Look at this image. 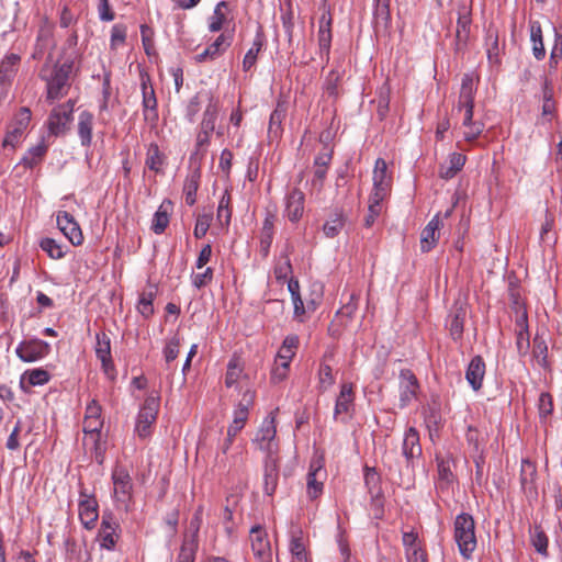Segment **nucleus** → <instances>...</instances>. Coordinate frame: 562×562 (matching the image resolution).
Returning <instances> with one entry per match:
<instances>
[{"label": "nucleus", "mask_w": 562, "mask_h": 562, "mask_svg": "<svg viewBox=\"0 0 562 562\" xmlns=\"http://www.w3.org/2000/svg\"><path fill=\"white\" fill-rule=\"evenodd\" d=\"M74 61L43 66L40 77L46 85V101L53 103L66 97L71 88Z\"/></svg>", "instance_id": "obj_1"}, {"label": "nucleus", "mask_w": 562, "mask_h": 562, "mask_svg": "<svg viewBox=\"0 0 562 562\" xmlns=\"http://www.w3.org/2000/svg\"><path fill=\"white\" fill-rule=\"evenodd\" d=\"M476 87L471 75L465 74L462 78L457 109L463 111L462 126L464 127L463 137L471 143L477 139L484 130V124L473 121L474 97Z\"/></svg>", "instance_id": "obj_2"}, {"label": "nucleus", "mask_w": 562, "mask_h": 562, "mask_svg": "<svg viewBox=\"0 0 562 562\" xmlns=\"http://www.w3.org/2000/svg\"><path fill=\"white\" fill-rule=\"evenodd\" d=\"M32 112L29 108L22 106L14 114L7 125L5 136L2 140L3 150L14 151L21 144L25 132L31 123Z\"/></svg>", "instance_id": "obj_3"}, {"label": "nucleus", "mask_w": 562, "mask_h": 562, "mask_svg": "<svg viewBox=\"0 0 562 562\" xmlns=\"http://www.w3.org/2000/svg\"><path fill=\"white\" fill-rule=\"evenodd\" d=\"M76 103V99H68L66 102L59 103L50 110L46 121L49 135L58 137L69 131Z\"/></svg>", "instance_id": "obj_4"}, {"label": "nucleus", "mask_w": 562, "mask_h": 562, "mask_svg": "<svg viewBox=\"0 0 562 562\" xmlns=\"http://www.w3.org/2000/svg\"><path fill=\"white\" fill-rule=\"evenodd\" d=\"M113 497L119 509L125 513L133 503V482L128 471L122 467H115L112 472Z\"/></svg>", "instance_id": "obj_5"}, {"label": "nucleus", "mask_w": 562, "mask_h": 562, "mask_svg": "<svg viewBox=\"0 0 562 562\" xmlns=\"http://www.w3.org/2000/svg\"><path fill=\"white\" fill-rule=\"evenodd\" d=\"M159 396L150 394L140 407L135 425V432L140 439L150 437L159 412Z\"/></svg>", "instance_id": "obj_6"}, {"label": "nucleus", "mask_w": 562, "mask_h": 562, "mask_svg": "<svg viewBox=\"0 0 562 562\" xmlns=\"http://www.w3.org/2000/svg\"><path fill=\"white\" fill-rule=\"evenodd\" d=\"M278 412L279 408H276L269 413V415L263 419L254 439V442L258 448L265 452L279 450V446L276 440Z\"/></svg>", "instance_id": "obj_7"}, {"label": "nucleus", "mask_w": 562, "mask_h": 562, "mask_svg": "<svg viewBox=\"0 0 562 562\" xmlns=\"http://www.w3.org/2000/svg\"><path fill=\"white\" fill-rule=\"evenodd\" d=\"M102 419L83 418V446L94 451V460L102 463L104 460L105 442L101 441Z\"/></svg>", "instance_id": "obj_8"}, {"label": "nucleus", "mask_w": 562, "mask_h": 562, "mask_svg": "<svg viewBox=\"0 0 562 562\" xmlns=\"http://www.w3.org/2000/svg\"><path fill=\"white\" fill-rule=\"evenodd\" d=\"M355 390L353 384L350 382H345L340 385L339 394L337 395L335 408H334V419L340 423H348L353 415L355 411Z\"/></svg>", "instance_id": "obj_9"}, {"label": "nucleus", "mask_w": 562, "mask_h": 562, "mask_svg": "<svg viewBox=\"0 0 562 562\" xmlns=\"http://www.w3.org/2000/svg\"><path fill=\"white\" fill-rule=\"evenodd\" d=\"M419 382L409 369H403L398 376V407L405 408L418 398Z\"/></svg>", "instance_id": "obj_10"}, {"label": "nucleus", "mask_w": 562, "mask_h": 562, "mask_svg": "<svg viewBox=\"0 0 562 562\" xmlns=\"http://www.w3.org/2000/svg\"><path fill=\"white\" fill-rule=\"evenodd\" d=\"M372 180L373 190L369 199L382 202L389 196L392 188V178L387 173V165L384 159H376Z\"/></svg>", "instance_id": "obj_11"}, {"label": "nucleus", "mask_w": 562, "mask_h": 562, "mask_svg": "<svg viewBox=\"0 0 562 562\" xmlns=\"http://www.w3.org/2000/svg\"><path fill=\"white\" fill-rule=\"evenodd\" d=\"M254 402L255 392L251 390L245 391L233 412V422L227 428V434L229 437H236L237 434L245 427L249 417V409L252 407Z\"/></svg>", "instance_id": "obj_12"}, {"label": "nucleus", "mask_w": 562, "mask_h": 562, "mask_svg": "<svg viewBox=\"0 0 562 562\" xmlns=\"http://www.w3.org/2000/svg\"><path fill=\"white\" fill-rule=\"evenodd\" d=\"M327 477L326 470L324 469V461L322 458H316L311 461L306 485L307 495L311 499L317 498L324 488V482Z\"/></svg>", "instance_id": "obj_13"}, {"label": "nucleus", "mask_w": 562, "mask_h": 562, "mask_svg": "<svg viewBox=\"0 0 562 562\" xmlns=\"http://www.w3.org/2000/svg\"><path fill=\"white\" fill-rule=\"evenodd\" d=\"M471 9L462 3L458 9V20L454 40V52H463L468 45L471 30Z\"/></svg>", "instance_id": "obj_14"}, {"label": "nucleus", "mask_w": 562, "mask_h": 562, "mask_svg": "<svg viewBox=\"0 0 562 562\" xmlns=\"http://www.w3.org/2000/svg\"><path fill=\"white\" fill-rule=\"evenodd\" d=\"M142 106L144 120L150 124H155L158 121V103L155 94V90L150 83L148 76H142Z\"/></svg>", "instance_id": "obj_15"}, {"label": "nucleus", "mask_w": 562, "mask_h": 562, "mask_svg": "<svg viewBox=\"0 0 562 562\" xmlns=\"http://www.w3.org/2000/svg\"><path fill=\"white\" fill-rule=\"evenodd\" d=\"M520 487L528 501L538 498L537 487V467L528 459L521 461L520 464Z\"/></svg>", "instance_id": "obj_16"}, {"label": "nucleus", "mask_w": 562, "mask_h": 562, "mask_svg": "<svg viewBox=\"0 0 562 562\" xmlns=\"http://www.w3.org/2000/svg\"><path fill=\"white\" fill-rule=\"evenodd\" d=\"M50 351V346L40 339L22 341L16 348V356L24 362H34L46 357Z\"/></svg>", "instance_id": "obj_17"}, {"label": "nucleus", "mask_w": 562, "mask_h": 562, "mask_svg": "<svg viewBox=\"0 0 562 562\" xmlns=\"http://www.w3.org/2000/svg\"><path fill=\"white\" fill-rule=\"evenodd\" d=\"M437 462V488L440 492L449 491L450 487L456 482V475L452 471V465L454 464V460L450 453L446 454H436Z\"/></svg>", "instance_id": "obj_18"}, {"label": "nucleus", "mask_w": 562, "mask_h": 562, "mask_svg": "<svg viewBox=\"0 0 562 562\" xmlns=\"http://www.w3.org/2000/svg\"><path fill=\"white\" fill-rule=\"evenodd\" d=\"M249 539L258 562H271L272 548L266 529H250Z\"/></svg>", "instance_id": "obj_19"}, {"label": "nucleus", "mask_w": 562, "mask_h": 562, "mask_svg": "<svg viewBox=\"0 0 562 562\" xmlns=\"http://www.w3.org/2000/svg\"><path fill=\"white\" fill-rule=\"evenodd\" d=\"M56 221L60 232L74 246H79L82 244L83 235L81 228L70 213L66 211H59Z\"/></svg>", "instance_id": "obj_20"}, {"label": "nucleus", "mask_w": 562, "mask_h": 562, "mask_svg": "<svg viewBox=\"0 0 562 562\" xmlns=\"http://www.w3.org/2000/svg\"><path fill=\"white\" fill-rule=\"evenodd\" d=\"M97 342H95V356L101 361L102 369L104 373L113 378L115 373L114 363L111 357V340L108 334L99 333L97 334Z\"/></svg>", "instance_id": "obj_21"}, {"label": "nucleus", "mask_w": 562, "mask_h": 562, "mask_svg": "<svg viewBox=\"0 0 562 562\" xmlns=\"http://www.w3.org/2000/svg\"><path fill=\"white\" fill-rule=\"evenodd\" d=\"M305 195L299 188H293L285 196L284 216L292 223L301 220L304 213Z\"/></svg>", "instance_id": "obj_22"}, {"label": "nucleus", "mask_w": 562, "mask_h": 562, "mask_svg": "<svg viewBox=\"0 0 562 562\" xmlns=\"http://www.w3.org/2000/svg\"><path fill=\"white\" fill-rule=\"evenodd\" d=\"M402 538L407 562H427V555L417 532L406 531Z\"/></svg>", "instance_id": "obj_23"}, {"label": "nucleus", "mask_w": 562, "mask_h": 562, "mask_svg": "<svg viewBox=\"0 0 562 562\" xmlns=\"http://www.w3.org/2000/svg\"><path fill=\"white\" fill-rule=\"evenodd\" d=\"M98 502L93 496L81 493L78 512L79 518L83 527H90L94 524L99 517Z\"/></svg>", "instance_id": "obj_24"}, {"label": "nucleus", "mask_w": 562, "mask_h": 562, "mask_svg": "<svg viewBox=\"0 0 562 562\" xmlns=\"http://www.w3.org/2000/svg\"><path fill=\"white\" fill-rule=\"evenodd\" d=\"M402 453L408 463L422 456L423 449L419 442V434L415 427H409L404 435Z\"/></svg>", "instance_id": "obj_25"}, {"label": "nucleus", "mask_w": 562, "mask_h": 562, "mask_svg": "<svg viewBox=\"0 0 562 562\" xmlns=\"http://www.w3.org/2000/svg\"><path fill=\"white\" fill-rule=\"evenodd\" d=\"M467 317V308L463 304L453 305L448 319L447 326L449 329V334L453 340H459L462 338L464 322Z\"/></svg>", "instance_id": "obj_26"}, {"label": "nucleus", "mask_w": 562, "mask_h": 562, "mask_svg": "<svg viewBox=\"0 0 562 562\" xmlns=\"http://www.w3.org/2000/svg\"><path fill=\"white\" fill-rule=\"evenodd\" d=\"M286 101L279 99L276 109L272 111L268 125V136L271 139H279L283 133L282 123L286 116Z\"/></svg>", "instance_id": "obj_27"}, {"label": "nucleus", "mask_w": 562, "mask_h": 562, "mask_svg": "<svg viewBox=\"0 0 562 562\" xmlns=\"http://www.w3.org/2000/svg\"><path fill=\"white\" fill-rule=\"evenodd\" d=\"M557 115V105L553 100V89L548 81H544L542 89L541 115L537 121L538 125H544L552 122Z\"/></svg>", "instance_id": "obj_28"}, {"label": "nucleus", "mask_w": 562, "mask_h": 562, "mask_svg": "<svg viewBox=\"0 0 562 562\" xmlns=\"http://www.w3.org/2000/svg\"><path fill=\"white\" fill-rule=\"evenodd\" d=\"M94 125V115L87 110L81 111L77 119V134L80 144L83 147H90L92 144V131Z\"/></svg>", "instance_id": "obj_29"}, {"label": "nucleus", "mask_w": 562, "mask_h": 562, "mask_svg": "<svg viewBox=\"0 0 562 562\" xmlns=\"http://www.w3.org/2000/svg\"><path fill=\"white\" fill-rule=\"evenodd\" d=\"M484 375L485 362L483 358L481 356L473 357L467 368L465 379L474 391L482 387Z\"/></svg>", "instance_id": "obj_30"}, {"label": "nucleus", "mask_w": 562, "mask_h": 562, "mask_svg": "<svg viewBox=\"0 0 562 562\" xmlns=\"http://www.w3.org/2000/svg\"><path fill=\"white\" fill-rule=\"evenodd\" d=\"M441 221L439 215H435L422 231L420 234V248L424 252L431 250L439 239V228Z\"/></svg>", "instance_id": "obj_31"}, {"label": "nucleus", "mask_w": 562, "mask_h": 562, "mask_svg": "<svg viewBox=\"0 0 562 562\" xmlns=\"http://www.w3.org/2000/svg\"><path fill=\"white\" fill-rule=\"evenodd\" d=\"M198 530L189 529L183 533L177 562H194L198 550Z\"/></svg>", "instance_id": "obj_32"}, {"label": "nucleus", "mask_w": 562, "mask_h": 562, "mask_svg": "<svg viewBox=\"0 0 562 562\" xmlns=\"http://www.w3.org/2000/svg\"><path fill=\"white\" fill-rule=\"evenodd\" d=\"M475 529H454V539L461 555L470 559L476 549Z\"/></svg>", "instance_id": "obj_33"}, {"label": "nucleus", "mask_w": 562, "mask_h": 562, "mask_svg": "<svg viewBox=\"0 0 562 562\" xmlns=\"http://www.w3.org/2000/svg\"><path fill=\"white\" fill-rule=\"evenodd\" d=\"M229 46L231 37L225 34H221L210 46H207L202 53L198 54L195 59L198 63H203L207 59H215Z\"/></svg>", "instance_id": "obj_34"}, {"label": "nucleus", "mask_w": 562, "mask_h": 562, "mask_svg": "<svg viewBox=\"0 0 562 562\" xmlns=\"http://www.w3.org/2000/svg\"><path fill=\"white\" fill-rule=\"evenodd\" d=\"M158 293L155 284H147L139 294L137 311L145 317L149 318L154 314V300Z\"/></svg>", "instance_id": "obj_35"}, {"label": "nucleus", "mask_w": 562, "mask_h": 562, "mask_svg": "<svg viewBox=\"0 0 562 562\" xmlns=\"http://www.w3.org/2000/svg\"><path fill=\"white\" fill-rule=\"evenodd\" d=\"M318 46L321 53H325L327 59L329 58L330 44H331V18L330 15L322 14L319 19L318 29Z\"/></svg>", "instance_id": "obj_36"}, {"label": "nucleus", "mask_w": 562, "mask_h": 562, "mask_svg": "<svg viewBox=\"0 0 562 562\" xmlns=\"http://www.w3.org/2000/svg\"><path fill=\"white\" fill-rule=\"evenodd\" d=\"M516 325L518 327L516 335V348L520 356H525L527 355L530 348V335L528 330L526 313H524L519 318H517Z\"/></svg>", "instance_id": "obj_37"}, {"label": "nucleus", "mask_w": 562, "mask_h": 562, "mask_svg": "<svg viewBox=\"0 0 562 562\" xmlns=\"http://www.w3.org/2000/svg\"><path fill=\"white\" fill-rule=\"evenodd\" d=\"M166 155L160 151L157 144H149L146 153L145 166L155 171L156 173L164 172V166L166 165Z\"/></svg>", "instance_id": "obj_38"}, {"label": "nucleus", "mask_w": 562, "mask_h": 562, "mask_svg": "<svg viewBox=\"0 0 562 562\" xmlns=\"http://www.w3.org/2000/svg\"><path fill=\"white\" fill-rule=\"evenodd\" d=\"M467 157L460 153H452L448 164L439 168V176L445 180L452 179L464 166Z\"/></svg>", "instance_id": "obj_39"}, {"label": "nucleus", "mask_w": 562, "mask_h": 562, "mask_svg": "<svg viewBox=\"0 0 562 562\" xmlns=\"http://www.w3.org/2000/svg\"><path fill=\"white\" fill-rule=\"evenodd\" d=\"M485 47L488 61L492 65H498L501 63V47L498 41V32L493 27H488L485 35Z\"/></svg>", "instance_id": "obj_40"}, {"label": "nucleus", "mask_w": 562, "mask_h": 562, "mask_svg": "<svg viewBox=\"0 0 562 562\" xmlns=\"http://www.w3.org/2000/svg\"><path fill=\"white\" fill-rule=\"evenodd\" d=\"M345 223L346 217L344 212L338 210L334 211L323 225V232L325 236L328 238L336 237L344 228Z\"/></svg>", "instance_id": "obj_41"}, {"label": "nucleus", "mask_w": 562, "mask_h": 562, "mask_svg": "<svg viewBox=\"0 0 562 562\" xmlns=\"http://www.w3.org/2000/svg\"><path fill=\"white\" fill-rule=\"evenodd\" d=\"M276 216L271 213L267 214L260 234V249L266 256L269 252L273 240Z\"/></svg>", "instance_id": "obj_42"}, {"label": "nucleus", "mask_w": 562, "mask_h": 562, "mask_svg": "<svg viewBox=\"0 0 562 562\" xmlns=\"http://www.w3.org/2000/svg\"><path fill=\"white\" fill-rule=\"evenodd\" d=\"M48 146L42 140L36 146L30 148L26 154L21 159V164L26 168H34L37 166L44 158L47 153Z\"/></svg>", "instance_id": "obj_43"}, {"label": "nucleus", "mask_w": 562, "mask_h": 562, "mask_svg": "<svg viewBox=\"0 0 562 562\" xmlns=\"http://www.w3.org/2000/svg\"><path fill=\"white\" fill-rule=\"evenodd\" d=\"M20 61V57L15 54H11L7 56L0 65V81H4L11 85L12 79L14 78L18 65Z\"/></svg>", "instance_id": "obj_44"}, {"label": "nucleus", "mask_w": 562, "mask_h": 562, "mask_svg": "<svg viewBox=\"0 0 562 562\" xmlns=\"http://www.w3.org/2000/svg\"><path fill=\"white\" fill-rule=\"evenodd\" d=\"M244 373V363L238 357H233L227 363L225 385L232 387L237 384Z\"/></svg>", "instance_id": "obj_45"}, {"label": "nucleus", "mask_w": 562, "mask_h": 562, "mask_svg": "<svg viewBox=\"0 0 562 562\" xmlns=\"http://www.w3.org/2000/svg\"><path fill=\"white\" fill-rule=\"evenodd\" d=\"M530 40L532 42V53L536 59L541 60L546 56V49L542 40L541 25L532 22L530 25Z\"/></svg>", "instance_id": "obj_46"}, {"label": "nucleus", "mask_w": 562, "mask_h": 562, "mask_svg": "<svg viewBox=\"0 0 562 562\" xmlns=\"http://www.w3.org/2000/svg\"><path fill=\"white\" fill-rule=\"evenodd\" d=\"M232 196L229 191L226 189L218 202L217 206V221L222 226H228L232 218Z\"/></svg>", "instance_id": "obj_47"}, {"label": "nucleus", "mask_w": 562, "mask_h": 562, "mask_svg": "<svg viewBox=\"0 0 562 562\" xmlns=\"http://www.w3.org/2000/svg\"><path fill=\"white\" fill-rule=\"evenodd\" d=\"M263 45V38L260 34H257L252 42V46L248 49L243 59V70L249 71L257 63L258 54Z\"/></svg>", "instance_id": "obj_48"}, {"label": "nucleus", "mask_w": 562, "mask_h": 562, "mask_svg": "<svg viewBox=\"0 0 562 562\" xmlns=\"http://www.w3.org/2000/svg\"><path fill=\"white\" fill-rule=\"evenodd\" d=\"M53 43V25L45 21L37 34L36 48L40 53H43Z\"/></svg>", "instance_id": "obj_49"}, {"label": "nucleus", "mask_w": 562, "mask_h": 562, "mask_svg": "<svg viewBox=\"0 0 562 562\" xmlns=\"http://www.w3.org/2000/svg\"><path fill=\"white\" fill-rule=\"evenodd\" d=\"M199 189V176L193 173L186 178L183 184V194L186 199V203L188 205H193L196 201V191Z\"/></svg>", "instance_id": "obj_50"}, {"label": "nucleus", "mask_w": 562, "mask_h": 562, "mask_svg": "<svg viewBox=\"0 0 562 562\" xmlns=\"http://www.w3.org/2000/svg\"><path fill=\"white\" fill-rule=\"evenodd\" d=\"M335 383V375L333 373L331 367L324 359L318 369V385L319 389L324 392L328 390Z\"/></svg>", "instance_id": "obj_51"}, {"label": "nucleus", "mask_w": 562, "mask_h": 562, "mask_svg": "<svg viewBox=\"0 0 562 562\" xmlns=\"http://www.w3.org/2000/svg\"><path fill=\"white\" fill-rule=\"evenodd\" d=\"M530 541L536 551L543 555H548V537L541 529H530Z\"/></svg>", "instance_id": "obj_52"}, {"label": "nucleus", "mask_w": 562, "mask_h": 562, "mask_svg": "<svg viewBox=\"0 0 562 562\" xmlns=\"http://www.w3.org/2000/svg\"><path fill=\"white\" fill-rule=\"evenodd\" d=\"M169 224V214L168 211L165 209V205L161 204L159 209L154 214L153 223H151V229L156 234H162L165 229L167 228Z\"/></svg>", "instance_id": "obj_53"}, {"label": "nucleus", "mask_w": 562, "mask_h": 562, "mask_svg": "<svg viewBox=\"0 0 562 562\" xmlns=\"http://www.w3.org/2000/svg\"><path fill=\"white\" fill-rule=\"evenodd\" d=\"M40 246L52 259H61L65 256L63 247L53 238H43Z\"/></svg>", "instance_id": "obj_54"}, {"label": "nucleus", "mask_w": 562, "mask_h": 562, "mask_svg": "<svg viewBox=\"0 0 562 562\" xmlns=\"http://www.w3.org/2000/svg\"><path fill=\"white\" fill-rule=\"evenodd\" d=\"M532 355L540 366L544 367L547 364L548 346L539 335L533 338Z\"/></svg>", "instance_id": "obj_55"}, {"label": "nucleus", "mask_w": 562, "mask_h": 562, "mask_svg": "<svg viewBox=\"0 0 562 562\" xmlns=\"http://www.w3.org/2000/svg\"><path fill=\"white\" fill-rule=\"evenodd\" d=\"M217 113H218V110H217L216 104L210 103L204 111L203 120L200 125V130L213 133V131L215 128V121L217 117Z\"/></svg>", "instance_id": "obj_56"}, {"label": "nucleus", "mask_w": 562, "mask_h": 562, "mask_svg": "<svg viewBox=\"0 0 562 562\" xmlns=\"http://www.w3.org/2000/svg\"><path fill=\"white\" fill-rule=\"evenodd\" d=\"M127 35V27L124 24L117 23L112 26L110 47L116 49L125 43Z\"/></svg>", "instance_id": "obj_57"}, {"label": "nucleus", "mask_w": 562, "mask_h": 562, "mask_svg": "<svg viewBox=\"0 0 562 562\" xmlns=\"http://www.w3.org/2000/svg\"><path fill=\"white\" fill-rule=\"evenodd\" d=\"M292 303L294 308V318L297 319L300 323H303L305 321L306 311H315L316 308V303L314 301L307 303V305L305 306L301 296H295L292 300Z\"/></svg>", "instance_id": "obj_58"}, {"label": "nucleus", "mask_w": 562, "mask_h": 562, "mask_svg": "<svg viewBox=\"0 0 562 562\" xmlns=\"http://www.w3.org/2000/svg\"><path fill=\"white\" fill-rule=\"evenodd\" d=\"M364 483L372 496H378L380 493V475L374 469H366Z\"/></svg>", "instance_id": "obj_59"}, {"label": "nucleus", "mask_w": 562, "mask_h": 562, "mask_svg": "<svg viewBox=\"0 0 562 562\" xmlns=\"http://www.w3.org/2000/svg\"><path fill=\"white\" fill-rule=\"evenodd\" d=\"M292 273V265L288 255L282 256L274 267V276L278 280H286Z\"/></svg>", "instance_id": "obj_60"}, {"label": "nucleus", "mask_w": 562, "mask_h": 562, "mask_svg": "<svg viewBox=\"0 0 562 562\" xmlns=\"http://www.w3.org/2000/svg\"><path fill=\"white\" fill-rule=\"evenodd\" d=\"M359 294L352 292L348 295V301L337 312L339 316H346L351 319L358 310Z\"/></svg>", "instance_id": "obj_61"}, {"label": "nucleus", "mask_w": 562, "mask_h": 562, "mask_svg": "<svg viewBox=\"0 0 562 562\" xmlns=\"http://www.w3.org/2000/svg\"><path fill=\"white\" fill-rule=\"evenodd\" d=\"M30 385H43L49 381V373L44 369H33L24 373Z\"/></svg>", "instance_id": "obj_62"}, {"label": "nucleus", "mask_w": 562, "mask_h": 562, "mask_svg": "<svg viewBox=\"0 0 562 562\" xmlns=\"http://www.w3.org/2000/svg\"><path fill=\"white\" fill-rule=\"evenodd\" d=\"M538 409L541 418L547 419L553 412V400L551 394L543 392L538 400Z\"/></svg>", "instance_id": "obj_63"}, {"label": "nucleus", "mask_w": 562, "mask_h": 562, "mask_svg": "<svg viewBox=\"0 0 562 562\" xmlns=\"http://www.w3.org/2000/svg\"><path fill=\"white\" fill-rule=\"evenodd\" d=\"M223 8H226V2L225 1H221L215 7L214 13L211 16V22L209 24V29H210L211 32H217V31H220L222 29L223 23L225 21V14L222 11Z\"/></svg>", "instance_id": "obj_64"}]
</instances>
